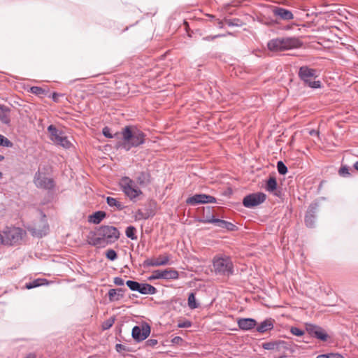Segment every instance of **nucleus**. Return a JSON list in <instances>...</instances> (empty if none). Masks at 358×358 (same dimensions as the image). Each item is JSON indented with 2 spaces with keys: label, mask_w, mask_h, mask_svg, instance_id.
Listing matches in <instances>:
<instances>
[{
  "label": "nucleus",
  "mask_w": 358,
  "mask_h": 358,
  "mask_svg": "<svg viewBox=\"0 0 358 358\" xmlns=\"http://www.w3.org/2000/svg\"><path fill=\"white\" fill-rule=\"evenodd\" d=\"M25 358H36V355L33 353H30Z\"/></svg>",
  "instance_id": "nucleus-52"
},
{
  "label": "nucleus",
  "mask_w": 358,
  "mask_h": 358,
  "mask_svg": "<svg viewBox=\"0 0 358 358\" xmlns=\"http://www.w3.org/2000/svg\"><path fill=\"white\" fill-rule=\"evenodd\" d=\"M34 185L37 188L50 190L55 187V182L52 178L47 176L46 173L38 170L34 175Z\"/></svg>",
  "instance_id": "nucleus-8"
},
{
  "label": "nucleus",
  "mask_w": 358,
  "mask_h": 358,
  "mask_svg": "<svg viewBox=\"0 0 358 358\" xmlns=\"http://www.w3.org/2000/svg\"><path fill=\"white\" fill-rule=\"evenodd\" d=\"M339 174L343 177L348 176L350 175L349 168L347 166H342L339 169Z\"/></svg>",
  "instance_id": "nucleus-39"
},
{
  "label": "nucleus",
  "mask_w": 358,
  "mask_h": 358,
  "mask_svg": "<svg viewBox=\"0 0 358 358\" xmlns=\"http://www.w3.org/2000/svg\"><path fill=\"white\" fill-rule=\"evenodd\" d=\"M298 75L306 86L313 89L321 87V82L320 80H315L318 77L316 69H311L308 66H303L300 67Z\"/></svg>",
  "instance_id": "nucleus-4"
},
{
  "label": "nucleus",
  "mask_w": 358,
  "mask_h": 358,
  "mask_svg": "<svg viewBox=\"0 0 358 358\" xmlns=\"http://www.w3.org/2000/svg\"><path fill=\"white\" fill-rule=\"evenodd\" d=\"M55 144L64 148H69L71 145V142L67 139V137L65 135L60 138Z\"/></svg>",
  "instance_id": "nucleus-28"
},
{
  "label": "nucleus",
  "mask_w": 358,
  "mask_h": 358,
  "mask_svg": "<svg viewBox=\"0 0 358 358\" xmlns=\"http://www.w3.org/2000/svg\"><path fill=\"white\" fill-rule=\"evenodd\" d=\"M188 306L190 309H195L198 308V304L196 302V298L194 293H190L188 296Z\"/></svg>",
  "instance_id": "nucleus-31"
},
{
  "label": "nucleus",
  "mask_w": 358,
  "mask_h": 358,
  "mask_svg": "<svg viewBox=\"0 0 358 358\" xmlns=\"http://www.w3.org/2000/svg\"><path fill=\"white\" fill-rule=\"evenodd\" d=\"M215 202L216 199L215 197L204 194H194V196L189 197L186 201L187 204L192 206L201 203H212Z\"/></svg>",
  "instance_id": "nucleus-12"
},
{
  "label": "nucleus",
  "mask_w": 358,
  "mask_h": 358,
  "mask_svg": "<svg viewBox=\"0 0 358 358\" xmlns=\"http://www.w3.org/2000/svg\"><path fill=\"white\" fill-rule=\"evenodd\" d=\"M106 216L104 211H97L89 217V222L94 224H99Z\"/></svg>",
  "instance_id": "nucleus-24"
},
{
  "label": "nucleus",
  "mask_w": 358,
  "mask_h": 358,
  "mask_svg": "<svg viewBox=\"0 0 358 358\" xmlns=\"http://www.w3.org/2000/svg\"><path fill=\"white\" fill-rule=\"evenodd\" d=\"M126 285L132 291H136L142 294H155L157 293V289L147 283H139L136 281L127 280Z\"/></svg>",
  "instance_id": "nucleus-9"
},
{
  "label": "nucleus",
  "mask_w": 358,
  "mask_h": 358,
  "mask_svg": "<svg viewBox=\"0 0 358 358\" xmlns=\"http://www.w3.org/2000/svg\"><path fill=\"white\" fill-rule=\"evenodd\" d=\"M273 13L275 17L282 20H291L294 19L293 13L284 8L275 6L273 8Z\"/></svg>",
  "instance_id": "nucleus-16"
},
{
  "label": "nucleus",
  "mask_w": 358,
  "mask_h": 358,
  "mask_svg": "<svg viewBox=\"0 0 358 358\" xmlns=\"http://www.w3.org/2000/svg\"><path fill=\"white\" fill-rule=\"evenodd\" d=\"M115 348L117 352H120L122 350L124 349V347L122 344H117Z\"/></svg>",
  "instance_id": "nucleus-51"
},
{
  "label": "nucleus",
  "mask_w": 358,
  "mask_h": 358,
  "mask_svg": "<svg viewBox=\"0 0 358 358\" xmlns=\"http://www.w3.org/2000/svg\"><path fill=\"white\" fill-rule=\"evenodd\" d=\"M192 326V322L189 320L180 321L178 324L179 328H188Z\"/></svg>",
  "instance_id": "nucleus-41"
},
{
  "label": "nucleus",
  "mask_w": 358,
  "mask_h": 358,
  "mask_svg": "<svg viewBox=\"0 0 358 358\" xmlns=\"http://www.w3.org/2000/svg\"><path fill=\"white\" fill-rule=\"evenodd\" d=\"M280 358H282V357H280Z\"/></svg>",
  "instance_id": "nucleus-59"
},
{
  "label": "nucleus",
  "mask_w": 358,
  "mask_h": 358,
  "mask_svg": "<svg viewBox=\"0 0 358 358\" xmlns=\"http://www.w3.org/2000/svg\"><path fill=\"white\" fill-rule=\"evenodd\" d=\"M273 328V323L271 319H267L259 324L257 331L259 333H264Z\"/></svg>",
  "instance_id": "nucleus-23"
},
{
  "label": "nucleus",
  "mask_w": 358,
  "mask_h": 358,
  "mask_svg": "<svg viewBox=\"0 0 358 358\" xmlns=\"http://www.w3.org/2000/svg\"><path fill=\"white\" fill-rule=\"evenodd\" d=\"M106 257L108 259H110L111 261H114L117 258V252L114 250L110 249L106 251Z\"/></svg>",
  "instance_id": "nucleus-35"
},
{
  "label": "nucleus",
  "mask_w": 358,
  "mask_h": 358,
  "mask_svg": "<svg viewBox=\"0 0 358 358\" xmlns=\"http://www.w3.org/2000/svg\"><path fill=\"white\" fill-rule=\"evenodd\" d=\"M120 237L118 229L113 226L103 225L99 227L95 236L92 238L90 243L94 246H105L117 241Z\"/></svg>",
  "instance_id": "nucleus-2"
},
{
  "label": "nucleus",
  "mask_w": 358,
  "mask_h": 358,
  "mask_svg": "<svg viewBox=\"0 0 358 358\" xmlns=\"http://www.w3.org/2000/svg\"><path fill=\"white\" fill-rule=\"evenodd\" d=\"M159 263H156L155 259H147L143 262L144 266H157Z\"/></svg>",
  "instance_id": "nucleus-40"
},
{
  "label": "nucleus",
  "mask_w": 358,
  "mask_h": 358,
  "mask_svg": "<svg viewBox=\"0 0 358 358\" xmlns=\"http://www.w3.org/2000/svg\"><path fill=\"white\" fill-rule=\"evenodd\" d=\"M199 222L202 223H212L217 227L227 229L229 231H233L236 227L234 224L229 222L220 219H216L214 217H208L206 220H199Z\"/></svg>",
  "instance_id": "nucleus-13"
},
{
  "label": "nucleus",
  "mask_w": 358,
  "mask_h": 358,
  "mask_svg": "<svg viewBox=\"0 0 358 358\" xmlns=\"http://www.w3.org/2000/svg\"><path fill=\"white\" fill-rule=\"evenodd\" d=\"M275 347V343L273 342H267L262 344V348L265 350H273Z\"/></svg>",
  "instance_id": "nucleus-42"
},
{
  "label": "nucleus",
  "mask_w": 358,
  "mask_h": 358,
  "mask_svg": "<svg viewBox=\"0 0 358 358\" xmlns=\"http://www.w3.org/2000/svg\"><path fill=\"white\" fill-rule=\"evenodd\" d=\"M290 332L293 335H295V336H303L304 334V331H303L302 329H301L299 328L295 327H292L291 328Z\"/></svg>",
  "instance_id": "nucleus-38"
},
{
  "label": "nucleus",
  "mask_w": 358,
  "mask_h": 358,
  "mask_svg": "<svg viewBox=\"0 0 358 358\" xmlns=\"http://www.w3.org/2000/svg\"><path fill=\"white\" fill-rule=\"evenodd\" d=\"M317 358H344L342 355L338 353H328L319 355Z\"/></svg>",
  "instance_id": "nucleus-36"
},
{
  "label": "nucleus",
  "mask_w": 358,
  "mask_h": 358,
  "mask_svg": "<svg viewBox=\"0 0 358 358\" xmlns=\"http://www.w3.org/2000/svg\"><path fill=\"white\" fill-rule=\"evenodd\" d=\"M30 92L36 95H41L44 94L45 91L41 87L34 86L30 89Z\"/></svg>",
  "instance_id": "nucleus-37"
},
{
  "label": "nucleus",
  "mask_w": 358,
  "mask_h": 358,
  "mask_svg": "<svg viewBox=\"0 0 358 358\" xmlns=\"http://www.w3.org/2000/svg\"><path fill=\"white\" fill-rule=\"evenodd\" d=\"M266 198V194L262 192L253 193L244 197L243 204L246 208H252L262 203Z\"/></svg>",
  "instance_id": "nucleus-11"
},
{
  "label": "nucleus",
  "mask_w": 358,
  "mask_h": 358,
  "mask_svg": "<svg viewBox=\"0 0 358 358\" xmlns=\"http://www.w3.org/2000/svg\"><path fill=\"white\" fill-rule=\"evenodd\" d=\"M277 188V182L274 177H270L266 185V189L272 192Z\"/></svg>",
  "instance_id": "nucleus-27"
},
{
  "label": "nucleus",
  "mask_w": 358,
  "mask_h": 358,
  "mask_svg": "<svg viewBox=\"0 0 358 358\" xmlns=\"http://www.w3.org/2000/svg\"><path fill=\"white\" fill-rule=\"evenodd\" d=\"M113 282L117 286H122V285H124V280L120 277H115L114 278Z\"/></svg>",
  "instance_id": "nucleus-46"
},
{
  "label": "nucleus",
  "mask_w": 358,
  "mask_h": 358,
  "mask_svg": "<svg viewBox=\"0 0 358 358\" xmlns=\"http://www.w3.org/2000/svg\"><path fill=\"white\" fill-rule=\"evenodd\" d=\"M0 145L10 148L13 146V143L7 138L0 134Z\"/></svg>",
  "instance_id": "nucleus-34"
},
{
  "label": "nucleus",
  "mask_w": 358,
  "mask_h": 358,
  "mask_svg": "<svg viewBox=\"0 0 358 358\" xmlns=\"http://www.w3.org/2000/svg\"><path fill=\"white\" fill-rule=\"evenodd\" d=\"M124 289H111L108 292V298L110 301H119L123 297Z\"/></svg>",
  "instance_id": "nucleus-22"
},
{
  "label": "nucleus",
  "mask_w": 358,
  "mask_h": 358,
  "mask_svg": "<svg viewBox=\"0 0 358 358\" xmlns=\"http://www.w3.org/2000/svg\"><path fill=\"white\" fill-rule=\"evenodd\" d=\"M135 232H136V228L133 226H129V227H127L126 231H125L126 236L128 238H131V240L137 239V236L135 235Z\"/></svg>",
  "instance_id": "nucleus-30"
},
{
  "label": "nucleus",
  "mask_w": 358,
  "mask_h": 358,
  "mask_svg": "<svg viewBox=\"0 0 358 358\" xmlns=\"http://www.w3.org/2000/svg\"><path fill=\"white\" fill-rule=\"evenodd\" d=\"M120 186L125 195L131 201H134L138 196L142 194V191L136 182L129 177H123L121 179Z\"/></svg>",
  "instance_id": "nucleus-7"
},
{
  "label": "nucleus",
  "mask_w": 358,
  "mask_h": 358,
  "mask_svg": "<svg viewBox=\"0 0 358 358\" xmlns=\"http://www.w3.org/2000/svg\"><path fill=\"white\" fill-rule=\"evenodd\" d=\"M307 329L310 334L321 341H325L328 338L325 331L319 327L310 325Z\"/></svg>",
  "instance_id": "nucleus-17"
},
{
  "label": "nucleus",
  "mask_w": 358,
  "mask_h": 358,
  "mask_svg": "<svg viewBox=\"0 0 358 358\" xmlns=\"http://www.w3.org/2000/svg\"><path fill=\"white\" fill-rule=\"evenodd\" d=\"M150 334V326L147 322H143L133 327L132 338L137 342L145 340Z\"/></svg>",
  "instance_id": "nucleus-10"
},
{
  "label": "nucleus",
  "mask_w": 358,
  "mask_h": 358,
  "mask_svg": "<svg viewBox=\"0 0 358 358\" xmlns=\"http://www.w3.org/2000/svg\"><path fill=\"white\" fill-rule=\"evenodd\" d=\"M10 110L6 106H0V120L5 124H8L10 122L9 117Z\"/></svg>",
  "instance_id": "nucleus-25"
},
{
  "label": "nucleus",
  "mask_w": 358,
  "mask_h": 358,
  "mask_svg": "<svg viewBox=\"0 0 358 358\" xmlns=\"http://www.w3.org/2000/svg\"><path fill=\"white\" fill-rule=\"evenodd\" d=\"M317 210V205L314 203L311 204L305 216V223L308 227H313L315 223V215Z\"/></svg>",
  "instance_id": "nucleus-15"
},
{
  "label": "nucleus",
  "mask_w": 358,
  "mask_h": 358,
  "mask_svg": "<svg viewBox=\"0 0 358 358\" xmlns=\"http://www.w3.org/2000/svg\"><path fill=\"white\" fill-rule=\"evenodd\" d=\"M154 280H157V277L156 276V273L155 271L152 272V274L148 277V280L152 281Z\"/></svg>",
  "instance_id": "nucleus-49"
},
{
  "label": "nucleus",
  "mask_w": 358,
  "mask_h": 358,
  "mask_svg": "<svg viewBox=\"0 0 358 358\" xmlns=\"http://www.w3.org/2000/svg\"><path fill=\"white\" fill-rule=\"evenodd\" d=\"M113 322H114V320H108L106 322L104 323L103 329H109L113 325Z\"/></svg>",
  "instance_id": "nucleus-47"
},
{
  "label": "nucleus",
  "mask_w": 358,
  "mask_h": 358,
  "mask_svg": "<svg viewBox=\"0 0 358 358\" xmlns=\"http://www.w3.org/2000/svg\"><path fill=\"white\" fill-rule=\"evenodd\" d=\"M170 258L168 255L159 256L158 258L155 259L156 263H159L157 266H166L169 264Z\"/></svg>",
  "instance_id": "nucleus-29"
},
{
  "label": "nucleus",
  "mask_w": 358,
  "mask_h": 358,
  "mask_svg": "<svg viewBox=\"0 0 358 358\" xmlns=\"http://www.w3.org/2000/svg\"><path fill=\"white\" fill-rule=\"evenodd\" d=\"M55 96H57V94L56 93L53 94V99H55Z\"/></svg>",
  "instance_id": "nucleus-58"
},
{
  "label": "nucleus",
  "mask_w": 358,
  "mask_h": 358,
  "mask_svg": "<svg viewBox=\"0 0 358 358\" xmlns=\"http://www.w3.org/2000/svg\"><path fill=\"white\" fill-rule=\"evenodd\" d=\"M4 159V157L2 155H0V162L2 161Z\"/></svg>",
  "instance_id": "nucleus-55"
},
{
  "label": "nucleus",
  "mask_w": 358,
  "mask_h": 358,
  "mask_svg": "<svg viewBox=\"0 0 358 358\" xmlns=\"http://www.w3.org/2000/svg\"><path fill=\"white\" fill-rule=\"evenodd\" d=\"M277 169H278V173L281 175H285L287 172V166L281 161L278 162Z\"/></svg>",
  "instance_id": "nucleus-33"
},
{
  "label": "nucleus",
  "mask_w": 358,
  "mask_h": 358,
  "mask_svg": "<svg viewBox=\"0 0 358 358\" xmlns=\"http://www.w3.org/2000/svg\"><path fill=\"white\" fill-rule=\"evenodd\" d=\"M158 343V341L157 339H148V341H146L145 342V345L146 346H149V347H154Z\"/></svg>",
  "instance_id": "nucleus-45"
},
{
  "label": "nucleus",
  "mask_w": 358,
  "mask_h": 358,
  "mask_svg": "<svg viewBox=\"0 0 358 358\" xmlns=\"http://www.w3.org/2000/svg\"><path fill=\"white\" fill-rule=\"evenodd\" d=\"M354 168L358 171V161L354 164Z\"/></svg>",
  "instance_id": "nucleus-53"
},
{
  "label": "nucleus",
  "mask_w": 358,
  "mask_h": 358,
  "mask_svg": "<svg viewBox=\"0 0 358 358\" xmlns=\"http://www.w3.org/2000/svg\"><path fill=\"white\" fill-rule=\"evenodd\" d=\"M122 138L117 146L126 151L137 148L145 142L146 135L135 126H126L121 131Z\"/></svg>",
  "instance_id": "nucleus-1"
},
{
  "label": "nucleus",
  "mask_w": 358,
  "mask_h": 358,
  "mask_svg": "<svg viewBox=\"0 0 358 358\" xmlns=\"http://www.w3.org/2000/svg\"><path fill=\"white\" fill-rule=\"evenodd\" d=\"M206 210H207L208 213L206 214L205 212H204L203 213V217L202 220H206L208 217H214L213 215H211L210 213V207H207Z\"/></svg>",
  "instance_id": "nucleus-48"
},
{
  "label": "nucleus",
  "mask_w": 358,
  "mask_h": 358,
  "mask_svg": "<svg viewBox=\"0 0 358 358\" xmlns=\"http://www.w3.org/2000/svg\"><path fill=\"white\" fill-rule=\"evenodd\" d=\"M135 217L136 220L147 219L148 216L144 213L142 210H138L136 214Z\"/></svg>",
  "instance_id": "nucleus-43"
},
{
  "label": "nucleus",
  "mask_w": 358,
  "mask_h": 358,
  "mask_svg": "<svg viewBox=\"0 0 358 358\" xmlns=\"http://www.w3.org/2000/svg\"><path fill=\"white\" fill-rule=\"evenodd\" d=\"M3 173L0 171V179L2 178Z\"/></svg>",
  "instance_id": "nucleus-57"
},
{
  "label": "nucleus",
  "mask_w": 358,
  "mask_h": 358,
  "mask_svg": "<svg viewBox=\"0 0 358 358\" xmlns=\"http://www.w3.org/2000/svg\"><path fill=\"white\" fill-rule=\"evenodd\" d=\"M1 244H3V243H2V241H1V234H0V245H1Z\"/></svg>",
  "instance_id": "nucleus-56"
},
{
  "label": "nucleus",
  "mask_w": 358,
  "mask_h": 358,
  "mask_svg": "<svg viewBox=\"0 0 358 358\" xmlns=\"http://www.w3.org/2000/svg\"><path fill=\"white\" fill-rule=\"evenodd\" d=\"M216 274L229 276L234 273V264L228 256L215 257L213 262Z\"/></svg>",
  "instance_id": "nucleus-5"
},
{
  "label": "nucleus",
  "mask_w": 358,
  "mask_h": 358,
  "mask_svg": "<svg viewBox=\"0 0 358 358\" xmlns=\"http://www.w3.org/2000/svg\"><path fill=\"white\" fill-rule=\"evenodd\" d=\"M42 225L43 227L41 229H37L36 227H33L29 229L33 236L42 237L48 234L49 230L48 225L44 221H43Z\"/></svg>",
  "instance_id": "nucleus-20"
},
{
  "label": "nucleus",
  "mask_w": 358,
  "mask_h": 358,
  "mask_svg": "<svg viewBox=\"0 0 358 358\" xmlns=\"http://www.w3.org/2000/svg\"><path fill=\"white\" fill-rule=\"evenodd\" d=\"M182 339L180 336H176L172 339V342L174 343H178L180 341H181Z\"/></svg>",
  "instance_id": "nucleus-50"
},
{
  "label": "nucleus",
  "mask_w": 358,
  "mask_h": 358,
  "mask_svg": "<svg viewBox=\"0 0 358 358\" xmlns=\"http://www.w3.org/2000/svg\"><path fill=\"white\" fill-rule=\"evenodd\" d=\"M43 281H45V280H42V279L34 280V281L26 284V287L29 289H32V288L41 286V285H43Z\"/></svg>",
  "instance_id": "nucleus-32"
},
{
  "label": "nucleus",
  "mask_w": 358,
  "mask_h": 358,
  "mask_svg": "<svg viewBox=\"0 0 358 358\" xmlns=\"http://www.w3.org/2000/svg\"><path fill=\"white\" fill-rule=\"evenodd\" d=\"M302 45L300 40L295 37H279L268 42V50L274 52H282L295 49Z\"/></svg>",
  "instance_id": "nucleus-3"
},
{
  "label": "nucleus",
  "mask_w": 358,
  "mask_h": 358,
  "mask_svg": "<svg viewBox=\"0 0 358 358\" xmlns=\"http://www.w3.org/2000/svg\"><path fill=\"white\" fill-rule=\"evenodd\" d=\"M238 327L245 331L250 330L257 325L255 320L252 318H241L237 322Z\"/></svg>",
  "instance_id": "nucleus-18"
},
{
  "label": "nucleus",
  "mask_w": 358,
  "mask_h": 358,
  "mask_svg": "<svg viewBox=\"0 0 358 358\" xmlns=\"http://www.w3.org/2000/svg\"><path fill=\"white\" fill-rule=\"evenodd\" d=\"M149 174L145 172H141L136 178L137 182L141 185H146L149 183Z\"/></svg>",
  "instance_id": "nucleus-26"
},
{
  "label": "nucleus",
  "mask_w": 358,
  "mask_h": 358,
  "mask_svg": "<svg viewBox=\"0 0 358 358\" xmlns=\"http://www.w3.org/2000/svg\"><path fill=\"white\" fill-rule=\"evenodd\" d=\"M157 279L176 280L179 277L178 272L173 268H166L164 270H155Z\"/></svg>",
  "instance_id": "nucleus-14"
},
{
  "label": "nucleus",
  "mask_w": 358,
  "mask_h": 358,
  "mask_svg": "<svg viewBox=\"0 0 358 358\" xmlns=\"http://www.w3.org/2000/svg\"><path fill=\"white\" fill-rule=\"evenodd\" d=\"M48 130L50 133L51 141H52L55 143H56L58 140L64 135L62 131L57 129L53 125H50L48 127Z\"/></svg>",
  "instance_id": "nucleus-19"
},
{
  "label": "nucleus",
  "mask_w": 358,
  "mask_h": 358,
  "mask_svg": "<svg viewBox=\"0 0 358 358\" xmlns=\"http://www.w3.org/2000/svg\"><path fill=\"white\" fill-rule=\"evenodd\" d=\"M103 134L105 137H107V138H113V135H112V134L110 133V129L107 127H105L103 129Z\"/></svg>",
  "instance_id": "nucleus-44"
},
{
  "label": "nucleus",
  "mask_w": 358,
  "mask_h": 358,
  "mask_svg": "<svg viewBox=\"0 0 358 358\" xmlns=\"http://www.w3.org/2000/svg\"><path fill=\"white\" fill-rule=\"evenodd\" d=\"M310 135H313V134H318V131H316L315 130H313L310 132Z\"/></svg>",
  "instance_id": "nucleus-54"
},
{
  "label": "nucleus",
  "mask_w": 358,
  "mask_h": 358,
  "mask_svg": "<svg viewBox=\"0 0 358 358\" xmlns=\"http://www.w3.org/2000/svg\"><path fill=\"white\" fill-rule=\"evenodd\" d=\"M25 231L19 227H6L1 234L2 243L4 245H14L22 241Z\"/></svg>",
  "instance_id": "nucleus-6"
},
{
  "label": "nucleus",
  "mask_w": 358,
  "mask_h": 358,
  "mask_svg": "<svg viewBox=\"0 0 358 358\" xmlns=\"http://www.w3.org/2000/svg\"><path fill=\"white\" fill-rule=\"evenodd\" d=\"M106 202L108 205L113 208V210H121L124 208V205L120 201L113 197L108 196L106 198Z\"/></svg>",
  "instance_id": "nucleus-21"
}]
</instances>
